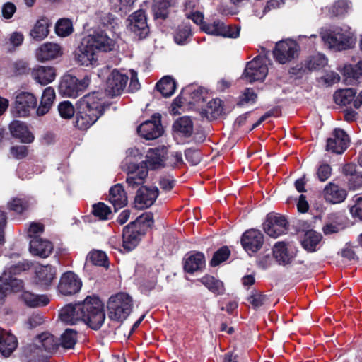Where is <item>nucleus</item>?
I'll list each match as a JSON object with an SVG mask.
<instances>
[{
  "label": "nucleus",
  "instance_id": "nucleus-1",
  "mask_svg": "<svg viewBox=\"0 0 362 362\" xmlns=\"http://www.w3.org/2000/svg\"><path fill=\"white\" fill-rule=\"evenodd\" d=\"M60 320L69 325L82 321L93 329H98L105 319L104 305L97 297L88 296L82 303L63 307L59 313Z\"/></svg>",
  "mask_w": 362,
  "mask_h": 362
},
{
  "label": "nucleus",
  "instance_id": "nucleus-2",
  "mask_svg": "<svg viewBox=\"0 0 362 362\" xmlns=\"http://www.w3.org/2000/svg\"><path fill=\"white\" fill-rule=\"evenodd\" d=\"M114 46V40L105 33H95L82 39L75 50L74 58L81 66L95 67L98 64V52L111 51Z\"/></svg>",
  "mask_w": 362,
  "mask_h": 362
},
{
  "label": "nucleus",
  "instance_id": "nucleus-3",
  "mask_svg": "<svg viewBox=\"0 0 362 362\" xmlns=\"http://www.w3.org/2000/svg\"><path fill=\"white\" fill-rule=\"evenodd\" d=\"M104 93L96 91L83 96L77 103L76 126L86 129L103 115L105 107Z\"/></svg>",
  "mask_w": 362,
  "mask_h": 362
},
{
  "label": "nucleus",
  "instance_id": "nucleus-4",
  "mask_svg": "<svg viewBox=\"0 0 362 362\" xmlns=\"http://www.w3.org/2000/svg\"><path fill=\"white\" fill-rule=\"evenodd\" d=\"M322 39L329 48L339 51L351 48L356 41L348 25L338 26L322 33Z\"/></svg>",
  "mask_w": 362,
  "mask_h": 362
},
{
  "label": "nucleus",
  "instance_id": "nucleus-5",
  "mask_svg": "<svg viewBox=\"0 0 362 362\" xmlns=\"http://www.w3.org/2000/svg\"><path fill=\"white\" fill-rule=\"evenodd\" d=\"M107 308L108 315L111 320L123 321L132 311V299L127 293H119L110 298Z\"/></svg>",
  "mask_w": 362,
  "mask_h": 362
},
{
  "label": "nucleus",
  "instance_id": "nucleus-6",
  "mask_svg": "<svg viewBox=\"0 0 362 362\" xmlns=\"http://www.w3.org/2000/svg\"><path fill=\"white\" fill-rule=\"evenodd\" d=\"M24 269L20 265L12 266L9 270L4 272L0 276V305L5 297L11 292H18L23 288L22 280L17 279L15 275Z\"/></svg>",
  "mask_w": 362,
  "mask_h": 362
},
{
  "label": "nucleus",
  "instance_id": "nucleus-7",
  "mask_svg": "<svg viewBox=\"0 0 362 362\" xmlns=\"http://www.w3.org/2000/svg\"><path fill=\"white\" fill-rule=\"evenodd\" d=\"M90 82V77L88 75L78 80L76 76L66 74L60 81L59 91L64 96L76 98L85 90Z\"/></svg>",
  "mask_w": 362,
  "mask_h": 362
},
{
  "label": "nucleus",
  "instance_id": "nucleus-8",
  "mask_svg": "<svg viewBox=\"0 0 362 362\" xmlns=\"http://www.w3.org/2000/svg\"><path fill=\"white\" fill-rule=\"evenodd\" d=\"M201 29L205 33L223 37L237 38L240 35V27L237 25H226L220 20H214L213 22L199 24Z\"/></svg>",
  "mask_w": 362,
  "mask_h": 362
},
{
  "label": "nucleus",
  "instance_id": "nucleus-9",
  "mask_svg": "<svg viewBox=\"0 0 362 362\" xmlns=\"http://www.w3.org/2000/svg\"><path fill=\"white\" fill-rule=\"evenodd\" d=\"M59 347V340L56 339L52 334L49 332H43L37 336L34 344L29 345L25 349L26 355L32 356L33 351V358L38 356L41 348L47 352H54Z\"/></svg>",
  "mask_w": 362,
  "mask_h": 362
},
{
  "label": "nucleus",
  "instance_id": "nucleus-10",
  "mask_svg": "<svg viewBox=\"0 0 362 362\" xmlns=\"http://www.w3.org/2000/svg\"><path fill=\"white\" fill-rule=\"evenodd\" d=\"M263 229L269 237L276 238L287 233L288 222L284 216L270 213L267 216Z\"/></svg>",
  "mask_w": 362,
  "mask_h": 362
},
{
  "label": "nucleus",
  "instance_id": "nucleus-11",
  "mask_svg": "<svg viewBox=\"0 0 362 362\" xmlns=\"http://www.w3.org/2000/svg\"><path fill=\"white\" fill-rule=\"evenodd\" d=\"M268 74L266 59L257 56L253 60L247 62L243 76L250 83L263 81Z\"/></svg>",
  "mask_w": 362,
  "mask_h": 362
},
{
  "label": "nucleus",
  "instance_id": "nucleus-12",
  "mask_svg": "<svg viewBox=\"0 0 362 362\" xmlns=\"http://www.w3.org/2000/svg\"><path fill=\"white\" fill-rule=\"evenodd\" d=\"M298 252L297 248L290 243L276 242L272 247L273 257L279 265L286 266L292 263Z\"/></svg>",
  "mask_w": 362,
  "mask_h": 362
},
{
  "label": "nucleus",
  "instance_id": "nucleus-13",
  "mask_svg": "<svg viewBox=\"0 0 362 362\" xmlns=\"http://www.w3.org/2000/svg\"><path fill=\"white\" fill-rule=\"evenodd\" d=\"M298 52V44L293 40H286L277 42L273 53L275 59L284 64L294 59Z\"/></svg>",
  "mask_w": 362,
  "mask_h": 362
},
{
  "label": "nucleus",
  "instance_id": "nucleus-14",
  "mask_svg": "<svg viewBox=\"0 0 362 362\" xmlns=\"http://www.w3.org/2000/svg\"><path fill=\"white\" fill-rule=\"evenodd\" d=\"M264 244V235L259 230L250 229L242 235L241 245L245 252L250 255L258 252Z\"/></svg>",
  "mask_w": 362,
  "mask_h": 362
},
{
  "label": "nucleus",
  "instance_id": "nucleus-15",
  "mask_svg": "<svg viewBox=\"0 0 362 362\" xmlns=\"http://www.w3.org/2000/svg\"><path fill=\"white\" fill-rule=\"evenodd\" d=\"M129 76L123 71L114 69L107 80L106 93L113 97L122 93L127 86Z\"/></svg>",
  "mask_w": 362,
  "mask_h": 362
},
{
  "label": "nucleus",
  "instance_id": "nucleus-16",
  "mask_svg": "<svg viewBox=\"0 0 362 362\" xmlns=\"http://www.w3.org/2000/svg\"><path fill=\"white\" fill-rule=\"evenodd\" d=\"M128 28L139 39L145 38L148 33L149 28L144 11L138 10L132 14L129 18Z\"/></svg>",
  "mask_w": 362,
  "mask_h": 362
},
{
  "label": "nucleus",
  "instance_id": "nucleus-17",
  "mask_svg": "<svg viewBox=\"0 0 362 362\" xmlns=\"http://www.w3.org/2000/svg\"><path fill=\"white\" fill-rule=\"evenodd\" d=\"M37 106V99L33 94L21 92L16 97L15 112L18 117H26Z\"/></svg>",
  "mask_w": 362,
  "mask_h": 362
},
{
  "label": "nucleus",
  "instance_id": "nucleus-18",
  "mask_svg": "<svg viewBox=\"0 0 362 362\" xmlns=\"http://www.w3.org/2000/svg\"><path fill=\"white\" fill-rule=\"evenodd\" d=\"M349 142V136L343 129H335L327 141V150L341 154L348 148Z\"/></svg>",
  "mask_w": 362,
  "mask_h": 362
},
{
  "label": "nucleus",
  "instance_id": "nucleus-19",
  "mask_svg": "<svg viewBox=\"0 0 362 362\" xmlns=\"http://www.w3.org/2000/svg\"><path fill=\"white\" fill-rule=\"evenodd\" d=\"M158 196V189L156 187H141L136 194L135 207L143 209L151 206Z\"/></svg>",
  "mask_w": 362,
  "mask_h": 362
},
{
  "label": "nucleus",
  "instance_id": "nucleus-20",
  "mask_svg": "<svg viewBox=\"0 0 362 362\" xmlns=\"http://www.w3.org/2000/svg\"><path fill=\"white\" fill-rule=\"evenodd\" d=\"M81 285L78 276L74 273L68 272L62 276L58 290L64 296L73 295L80 291Z\"/></svg>",
  "mask_w": 362,
  "mask_h": 362
},
{
  "label": "nucleus",
  "instance_id": "nucleus-21",
  "mask_svg": "<svg viewBox=\"0 0 362 362\" xmlns=\"http://www.w3.org/2000/svg\"><path fill=\"white\" fill-rule=\"evenodd\" d=\"M138 134L148 140L155 139L159 137L163 132L160 117H153L152 119L147 120L137 129Z\"/></svg>",
  "mask_w": 362,
  "mask_h": 362
},
{
  "label": "nucleus",
  "instance_id": "nucleus-22",
  "mask_svg": "<svg viewBox=\"0 0 362 362\" xmlns=\"http://www.w3.org/2000/svg\"><path fill=\"white\" fill-rule=\"evenodd\" d=\"M144 235L141 230L136 228L134 224H129L123 230L122 247L126 252H129L134 249L140 241L141 236Z\"/></svg>",
  "mask_w": 362,
  "mask_h": 362
},
{
  "label": "nucleus",
  "instance_id": "nucleus-23",
  "mask_svg": "<svg viewBox=\"0 0 362 362\" xmlns=\"http://www.w3.org/2000/svg\"><path fill=\"white\" fill-rule=\"evenodd\" d=\"M62 54L61 47L58 44L45 42L36 49L35 57L37 61L44 62L57 59Z\"/></svg>",
  "mask_w": 362,
  "mask_h": 362
},
{
  "label": "nucleus",
  "instance_id": "nucleus-24",
  "mask_svg": "<svg viewBox=\"0 0 362 362\" xmlns=\"http://www.w3.org/2000/svg\"><path fill=\"white\" fill-rule=\"evenodd\" d=\"M31 76L37 83L45 86L52 83L57 74L52 66L37 65L32 69Z\"/></svg>",
  "mask_w": 362,
  "mask_h": 362
},
{
  "label": "nucleus",
  "instance_id": "nucleus-25",
  "mask_svg": "<svg viewBox=\"0 0 362 362\" xmlns=\"http://www.w3.org/2000/svg\"><path fill=\"white\" fill-rule=\"evenodd\" d=\"M342 173L347 179L350 189L356 190L362 188V173L357 171L355 164H345L342 168Z\"/></svg>",
  "mask_w": 362,
  "mask_h": 362
},
{
  "label": "nucleus",
  "instance_id": "nucleus-26",
  "mask_svg": "<svg viewBox=\"0 0 362 362\" xmlns=\"http://www.w3.org/2000/svg\"><path fill=\"white\" fill-rule=\"evenodd\" d=\"M56 269L50 265L40 266L36 270L35 282L44 289H47L55 279Z\"/></svg>",
  "mask_w": 362,
  "mask_h": 362
},
{
  "label": "nucleus",
  "instance_id": "nucleus-27",
  "mask_svg": "<svg viewBox=\"0 0 362 362\" xmlns=\"http://www.w3.org/2000/svg\"><path fill=\"white\" fill-rule=\"evenodd\" d=\"M352 8V4L349 0H336L330 6L322 9L323 13L329 17H344Z\"/></svg>",
  "mask_w": 362,
  "mask_h": 362
},
{
  "label": "nucleus",
  "instance_id": "nucleus-28",
  "mask_svg": "<svg viewBox=\"0 0 362 362\" xmlns=\"http://www.w3.org/2000/svg\"><path fill=\"white\" fill-rule=\"evenodd\" d=\"M53 250V245L47 240L40 238H32L30 241V252L42 258L47 257Z\"/></svg>",
  "mask_w": 362,
  "mask_h": 362
},
{
  "label": "nucleus",
  "instance_id": "nucleus-29",
  "mask_svg": "<svg viewBox=\"0 0 362 362\" xmlns=\"http://www.w3.org/2000/svg\"><path fill=\"white\" fill-rule=\"evenodd\" d=\"M323 194L325 200L332 204L344 202L346 197V191L334 183H329L324 189Z\"/></svg>",
  "mask_w": 362,
  "mask_h": 362
},
{
  "label": "nucleus",
  "instance_id": "nucleus-30",
  "mask_svg": "<svg viewBox=\"0 0 362 362\" xmlns=\"http://www.w3.org/2000/svg\"><path fill=\"white\" fill-rule=\"evenodd\" d=\"M165 151L160 148H150L146 153L144 162L146 169H158L165 165Z\"/></svg>",
  "mask_w": 362,
  "mask_h": 362
},
{
  "label": "nucleus",
  "instance_id": "nucleus-31",
  "mask_svg": "<svg viewBox=\"0 0 362 362\" xmlns=\"http://www.w3.org/2000/svg\"><path fill=\"white\" fill-rule=\"evenodd\" d=\"M108 200L114 206L115 210L127 204V197L122 185L117 184L110 189Z\"/></svg>",
  "mask_w": 362,
  "mask_h": 362
},
{
  "label": "nucleus",
  "instance_id": "nucleus-32",
  "mask_svg": "<svg viewBox=\"0 0 362 362\" xmlns=\"http://www.w3.org/2000/svg\"><path fill=\"white\" fill-rule=\"evenodd\" d=\"M13 136L19 139L23 143H31L34 136L27 126L22 122L13 121L9 126Z\"/></svg>",
  "mask_w": 362,
  "mask_h": 362
},
{
  "label": "nucleus",
  "instance_id": "nucleus-33",
  "mask_svg": "<svg viewBox=\"0 0 362 362\" xmlns=\"http://www.w3.org/2000/svg\"><path fill=\"white\" fill-rule=\"evenodd\" d=\"M18 341L16 337L6 330L0 329V352L8 356L16 349Z\"/></svg>",
  "mask_w": 362,
  "mask_h": 362
},
{
  "label": "nucleus",
  "instance_id": "nucleus-34",
  "mask_svg": "<svg viewBox=\"0 0 362 362\" xmlns=\"http://www.w3.org/2000/svg\"><path fill=\"white\" fill-rule=\"evenodd\" d=\"M184 12L185 16L197 25L201 24L204 20V15L199 11V0H186Z\"/></svg>",
  "mask_w": 362,
  "mask_h": 362
},
{
  "label": "nucleus",
  "instance_id": "nucleus-35",
  "mask_svg": "<svg viewBox=\"0 0 362 362\" xmlns=\"http://www.w3.org/2000/svg\"><path fill=\"white\" fill-rule=\"evenodd\" d=\"M20 299L25 305L30 308L45 306L49 303V299L47 296L37 295L27 291L22 292Z\"/></svg>",
  "mask_w": 362,
  "mask_h": 362
},
{
  "label": "nucleus",
  "instance_id": "nucleus-36",
  "mask_svg": "<svg viewBox=\"0 0 362 362\" xmlns=\"http://www.w3.org/2000/svg\"><path fill=\"white\" fill-rule=\"evenodd\" d=\"M148 175V170L144 166H136L134 170L128 172L126 182L132 189L142 185Z\"/></svg>",
  "mask_w": 362,
  "mask_h": 362
},
{
  "label": "nucleus",
  "instance_id": "nucleus-37",
  "mask_svg": "<svg viewBox=\"0 0 362 362\" xmlns=\"http://www.w3.org/2000/svg\"><path fill=\"white\" fill-rule=\"evenodd\" d=\"M205 267L204 255L201 252L190 255L185 259L184 269L187 273H194L202 270Z\"/></svg>",
  "mask_w": 362,
  "mask_h": 362
},
{
  "label": "nucleus",
  "instance_id": "nucleus-38",
  "mask_svg": "<svg viewBox=\"0 0 362 362\" xmlns=\"http://www.w3.org/2000/svg\"><path fill=\"white\" fill-rule=\"evenodd\" d=\"M346 83H355L357 79L362 76V62L355 65L346 64L341 70Z\"/></svg>",
  "mask_w": 362,
  "mask_h": 362
},
{
  "label": "nucleus",
  "instance_id": "nucleus-39",
  "mask_svg": "<svg viewBox=\"0 0 362 362\" xmlns=\"http://www.w3.org/2000/svg\"><path fill=\"white\" fill-rule=\"evenodd\" d=\"M55 99V91L53 88L47 87L43 91L41 101L37 109V114L40 116L45 115L51 108Z\"/></svg>",
  "mask_w": 362,
  "mask_h": 362
},
{
  "label": "nucleus",
  "instance_id": "nucleus-40",
  "mask_svg": "<svg viewBox=\"0 0 362 362\" xmlns=\"http://www.w3.org/2000/svg\"><path fill=\"white\" fill-rule=\"evenodd\" d=\"M356 94V90L354 88L340 89L334 93V100L337 105L347 106L354 104Z\"/></svg>",
  "mask_w": 362,
  "mask_h": 362
},
{
  "label": "nucleus",
  "instance_id": "nucleus-41",
  "mask_svg": "<svg viewBox=\"0 0 362 362\" xmlns=\"http://www.w3.org/2000/svg\"><path fill=\"white\" fill-rule=\"evenodd\" d=\"M49 34V20L47 18H40L30 31L31 37L35 40L40 41Z\"/></svg>",
  "mask_w": 362,
  "mask_h": 362
},
{
  "label": "nucleus",
  "instance_id": "nucleus-42",
  "mask_svg": "<svg viewBox=\"0 0 362 362\" xmlns=\"http://www.w3.org/2000/svg\"><path fill=\"white\" fill-rule=\"evenodd\" d=\"M199 281L216 296L223 295L225 292L223 283L214 276H204Z\"/></svg>",
  "mask_w": 362,
  "mask_h": 362
},
{
  "label": "nucleus",
  "instance_id": "nucleus-43",
  "mask_svg": "<svg viewBox=\"0 0 362 362\" xmlns=\"http://www.w3.org/2000/svg\"><path fill=\"white\" fill-rule=\"evenodd\" d=\"M78 333L73 329H66L58 339L59 347L64 349H71L77 341Z\"/></svg>",
  "mask_w": 362,
  "mask_h": 362
},
{
  "label": "nucleus",
  "instance_id": "nucleus-44",
  "mask_svg": "<svg viewBox=\"0 0 362 362\" xmlns=\"http://www.w3.org/2000/svg\"><path fill=\"white\" fill-rule=\"evenodd\" d=\"M156 88L165 98H168L175 90V81L170 76H164L156 83Z\"/></svg>",
  "mask_w": 362,
  "mask_h": 362
},
{
  "label": "nucleus",
  "instance_id": "nucleus-45",
  "mask_svg": "<svg viewBox=\"0 0 362 362\" xmlns=\"http://www.w3.org/2000/svg\"><path fill=\"white\" fill-rule=\"evenodd\" d=\"M322 239V235L313 230L308 231L305 234L302 245L305 250L308 252H314L317 250V246Z\"/></svg>",
  "mask_w": 362,
  "mask_h": 362
},
{
  "label": "nucleus",
  "instance_id": "nucleus-46",
  "mask_svg": "<svg viewBox=\"0 0 362 362\" xmlns=\"http://www.w3.org/2000/svg\"><path fill=\"white\" fill-rule=\"evenodd\" d=\"M341 229H343V225L336 214H331L328 216L327 221L322 228L325 235L338 233Z\"/></svg>",
  "mask_w": 362,
  "mask_h": 362
},
{
  "label": "nucleus",
  "instance_id": "nucleus-47",
  "mask_svg": "<svg viewBox=\"0 0 362 362\" xmlns=\"http://www.w3.org/2000/svg\"><path fill=\"white\" fill-rule=\"evenodd\" d=\"M174 0H153V11L156 18L164 19L168 13V8L173 5Z\"/></svg>",
  "mask_w": 362,
  "mask_h": 362
},
{
  "label": "nucleus",
  "instance_id": "nucleus-48",
  "mask_svg": "<svg viewBox=\"0 0 362 362\" xmlns=\"http://www.w3.org/2000/svg\"><path fill=\"white\" fill-rule=\"evenodd\" d=\"M175 131L185 136L191 135L193 131L192 121L189 117H182L175 121L173 124Z\"/></svg>",
  "mask_w": 362,
  "mask_h": 362
},
{
  "label": "nucleus",
  "instance_id": "nucleus-49",
  "mask_svg": "<svg viewBox=\"0 0 362 362\" xmlns=\"http://www.w3.org/2000/svg\"><path fill=\"white\" fill-rule=\"evenodd\" d=\"M30 199L16 197L8 203V208L16 214H21L30 207Z\"/></svg>",
  "mask_w": 362,
  "mask_h": 362
},
{
  "label": "nucleus",
  "instance_id": "nucleus-50",
  "mask_svg": "<svg viewBox=\"0 0 362 362\" xmlns=\"http://www.w3.org/2000/svg\"><path fill=\"white\" fill-rule=\"evenodd\" d=\"M192 35L191 27L189 25L183 23L178 26L174 35L175 42L178 45H184L187 42Z\"/></svg>",
  "mask_w": 362,
  "mask_h": 362
},
{
  "label": "nucleus",
  "instance_id": "nucleus-51",
  "mask_svg": "<svg viewBox=\"0 0 362 362\" xmlns=\"http://www.w3.org/2000/svg\"><path fill=\"white\" fill-rule=\"evenodd\" d=\"M327 64V59L325 55L317 54L310 57L305 63V67L308 71H314L324 67Z\"/></svg>",
  "mask_w": 362,
  "mask_h": 362
},
{
  "label": "nucleus",
  "instance_id": "nucleus-52",
  "mask_svg": "<svg viewBox=\"0 0 362 362\" xmlns=\"http://www.w3.org/2000/svg\"><path fill=\"white\" fill-rule=\"evenodd\" d=\"M153 223V214L151 213H144L134 221L131 223V224H134L139 230H141L143 234H144L146 228L151 227Z\"/></svg>",
  "mask_w": 362,
  "mask_h": 362
},
{
  "label": "nucleus",
  "instance_id": "nucleus-53",
  "mask_svg": "<svg viewBox=\"0 0 362 362\" xmlns=\"http://www.w3.org/2000/svg\"><path fill=\"white\" fill-rule=\"evenodd\" d=\"M206 111L212 118H216L221 115L223 112L221 100L216 98L209 101L207 104Z\"/></svg>",
  "mask_w": 362,
  "mask_h": 362
},
{
  "label": "nucleus",
  "instance_id": "nucleus-54",
  "mask_svg": "<svg viewBox=\"0 0 362 362\" xmlns=\"http://www.w3.org/2000/svg\"><path fill=\"white\" fill-rule=\"evenodd\" d=\"M88 257L89 260L95 265L107 267H108V260L105 252L101 250H93L89 252Z\"/></svg>",
  "mask_w": 362,
  "mask_h": 362
},
{
  "label": "nucleus",
  "instance_id": "nucleus-55",
  "mask_svg": "<svg viewBox=\"0 0 362 362\" xmlns=\"http://www.w3.org/2000/svg\"><path fill=\"white\" fill-rule=\"evenodd\" d=\"M93 214L100 220H107L112 211L109 206L103 202H98L93 205Z\"/></svg>",
  "mask_w": 362,
  "mask_h": 362
},
{
  "label": "nucleus",
  "instance_id": "nucleus-56",
  "mask_svg": "<svg viewBox=\"0 0 362 362\" xmlns=\"http://www.w3.org/2000/svg\"><path fill=\"white\" fill-rule=\"evenodd\" d=\"M73 31L72 23L69 19H61L56 25V33L58 35L66 37Z\"/></svg>",
  "mask_w": 362,
  "mask_h": 362
},
{
  "label": "nucleus",
  "instance_id": "nucleus-57",
  "mask_svg": "<svg viewBox=\"0 0 362 362\" xmlns=\"http://www.w3.org/2000/svg\"><path fill=\"white\" fill-rule=\"evenodd\" d=\"M230 254V251L228 247L223 246L217 250L211 261V265L213 267L217 266L223 262L226 261Z\"/></svg>",
  "mask_w": 362,
  "mask_h": 362
},
{
  "label": "nucleus",
  "instance_id": "nucleus-58",
  "mask_svg": "<svg viewBox=\"0 0 362 362\" xmlns=\"http://www.w3.org/2000/svg\"><path fill=\"white\" fill-rule=\"evenodd\" d=\"M58 110L60 116L64 119H70L75 112L74 107L69 101L60 103L58 106Z\"/></svg>",
  "mask_w": 362,
  "mask_h": 362
},
{
  "label": "nucleus",
  "instance_id": "nucleus-59",
  "mask_svg": "<svg viewBox=\"0 0 362 362\" xmlns=\"http://www.w3.org/2000/svg\"><path fill=\"white\" fill-rule=\"evenodd\" d=\"M352 201L354 204L350 207V212L354 217L358 218L362 221V197L355 195Z\"/></svg>",
  "mask_w": 362,
  "mask_h": 362
},
{
  "label": "nucleus",
  "instance_id": "nucleus-60",
  "mask_svg": "<svg viewBox=\"0 0 362 362\" xmlns=\"http://www.w3.org/2000/svg\"><path fill=\"white\" fill-rule=\"evenodd\" d=\"M316 175L321 182L326 181L332 175L331 166L327 163H321L317 169Z\"/></svg>",
  "mask_w": 362,
  "mask_h": 362
},
{
  "label": "nucleus",
  "instance_id": "nucleus-61",
  "mask_svg": "<svg viewBox=\"0 0 362 362\" xmlns=\"http://www.w3.org/2000/svg\"><path fill=\"white\" fill-rule=\"evenodd\" d=\"M266 299V296L257 292L254 291L248 297L249 303L252 305L253 308H257L263 305Z\"/></svg>",
  "mask_w": 362,
  "mask_h": 362
},
{
  "label": "nucleus",
  "instance_id": "nucleus-62",
  "mask_svg": "<svg viewBox=\"0 0 362 362\" xmlns=\"http://www.w3.org/2000/svg\"><path fill=\"white\" fill-rule=\"evenodd\" d=\"M159 185L162 189L168 192L175 186V180L171 175L162 176L160 178Z\"/></svg>",
  "mask_w": 362,
  "mask_h": 362
},
{
  "label": "nucleus",
  "instance_id": "nucleus-63",
  "mask_svg": "<svg viewBox=\"0 0 362 362\" xmlns=\"http://www.w3.org/2000/svg\"><path fill=\"white\" fill-rule=\"evenodd\" d=\"M321 79L327 86H332L340 81V76L334 71H329L322 76Z\"/></svg>",
  "mask_w": 362,
  "mask_h": 362
},
{
  "label": "nucleus",
  "instance_id": "nucleus-64",
  "mask_svg": "<svg viewBox=\"0 0 362 362\" xmlns=\"http://www.w3.org/2000/svg\"><path fill=\"white\" fill-rule=\"evenodd\" d=\"M44 231V226L40 223H32L28 229V233L30 238H39V235Z\"/></svg>",
  "mask_w": 362,
  "mask_h": 362
}]
</instances>
